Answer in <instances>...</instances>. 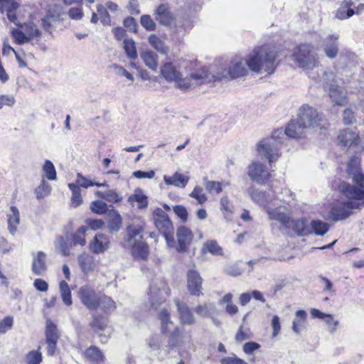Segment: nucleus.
<instances>
[{"mask_svg":"<svg viewBox=\"0 0 364 364\" xmlns=\"http://www.w3.org/2000/svg\"><path fill=\"white\" fill-rule=\"evenodd\" d=\"M50 191V185L46 183L44 179H43L41 184L36 188L35 194L38 199H41L48 196Z\"/></svg>","mask_w":364,"mask_h":364,"instance_id":"nucleus-52","label":"nucleus"},{"mask_svg":"<svg viewBox=\"0 0 364 364\" xmlns=\"http://www.w3.org/2000/svg\"><path fill=\"white\" fill-rule=\"evenodd\" d=\"M108 320L103 316L95 314L92 317V321L90 323V327L92 330L98 334L100 338L102 343H107L110 333L105 332L107 327Z\"/></svg>","mask_w":364,"mask_h":364,"instance_id":"nucleus-13","label":"nucleus"},{"mask_svg":"<svg viewBox=\"0 0 364 364\" xmlns=\"http://www.w3.org/2000/svg\"><path fill=\"white\" fill-rule=\"evenodd\" d=\"M169 293L170 289L167 286L166 282L163 278H156L152 281L149 287V301L150 306L157 309L165 301L166 296Z\"/></svg>","mask_w":364,"mask_h":364,"instance_id":"nucleus-9","label":"nucleus"},{"mask_svg":"<svg viewBox=\"0 0 364 364\" xmlns=\"http://www.w3.org/2000/svg\"><path fill=\"white\" fill-rule=\"evenodd\" d=\"M68 187L72 191L71 202L73 207H77L82 203L80 187L75 183H69Z\"/></svg>","mask_w":364,"mask_h":364,"instance_id":"nucleus-47","label":"nucleus"},{"mask_svg":"<svg viewBox=\"0 0 364 364\" xmlns=\"http://www.w3.org/2000/svg\"><path fill=\"white\" fill-rule=\"evenodd\" d=\"M88 228L86 226H81L77 231L73 235V245L84 246L86 244L85 240V232Z\"/></svg>","mask_w":364,"mask_h":364,"instance_id":"nucleus-46","label":"nucleus"},{"mask_svg":"<svg viewBox=\"0 0 364 364\" xmlns=\"http://www.w3.org/2000/svg\"><path fill=\"white\" fill-rule=\"evenodd\" d=\"M7 223L9 232L14 235L20 223V213L16 207L10 208V212L7 214Z\"/></svg>","mask_w":364,"mask_h":364,"instance_id":"nucleus-27","label":"nucleus"},{"mask_svg":"<svg viewBox=\"0 0 364 364\" xmlns=\"http://www.w3.org/2000/svg\"><path fill=\"white\" fill-rule=\"evenodd\" d=\"M189 196L190 197L195 198L200 205H203L208 200V197L203 193V188L199 186H196Z\"/></svg>","mask_w":364,"mask_h":364,"instance_id":"nucleus-53","label":"nucleus"},{"mask_svg":"<svg viewBox=\"0 0 364 364\" xmlns=\"http://www.w3.org/2000/svg\"><path fill=\"white\" fill-rule=\"evenodd\" d=\"M311 234L322 236L329 230V225L320 220H313L310 223Z\"/></svg>","mask_w":364,"mask_h":364,"instance_id":"nucleus-36","label":"nucleus"},{"mask_svg":"<svg viewBox=\"0 0 364 364\" xmlns=\"http://www.w3.org/2000/svg\"><path fill=\"white\" fill-rule=\"evenodd\" d=\"M19 4L13 0H0V13L6 12L8 19L17 24L16 10Z\"/></svg>","mask_w":364,"mask_h":364,"instance_id":"nucleus-21","label":"nucleus"},{"mask_svg":"<svg viewBox=\"0 0 364 364\" xmlns=\"http://www.w3.org/2000/svg\"><path fill=\"white\" fill-rule=\"evenodd\" d=\"M286 136L283 129H278L272 132L271 138L264 139L257 144L259 154L267 159L271 164L279 157V144L282 143V139Z\"/></svg>","mask_w":364,"mask_h":364,"instance_id":"nucleus-5","label":"nucleus"},{"mask_svg":"<svg viewBox=\"0 0 364 364\" xmlns=\"http://www.w3.org/2000/svg\"><path fill=\"white\" fill-rule=\"evenodd\" d=\"M59 289L63 303L67 306H70L73 304V301L71 291L68 284L65 281H60Z\"/></svg>","mask_w":364,"mask_h":364,"instance_id":"nucleus-43","label":"nucleus"},{"mask_svg":"<svg viewBox=\"0 0 364 364\" xmlns=\"http://www.w3.org/2000/svg\"><path fill=\"white\" fill-rule=\"evenodd\" d=\"M144 230L139 225H132L127 228V245L132 255L137 259H146L149 255V246L144 239Z\"/></svg>","mask_w":364,"mask_h":364,"instance_id":"nucleus-4","label":"nucleus"},{"mask_svg":"<svg viewBox=\"0 0 364 364\" xmlns=\"http://www.w3.org/2000/svg\"><path fill=\"white\" fill-rule=\"evenodd\" d=\"M247 191L252 200L263 206L264 209H266V207H268L272 201V198L269 195L255 189L253 187L250 188Z\"/></svg>","mask_w":364,"mask_h":364,"instance_id":"nucleus-26","label":"nucleus"},{"mask_svg":"<svg viewBox=\"0 0 364 364\" xmlns=\"http://www.w3.org/2000/svg\"><path fill=\"white\" fill-rule=\"evenodd\" d=\"M158 317L161 321V329L163 334L168 333L171 329H173L168 341V347L170 349H179L183 343V336L178 327H174L168 311L163 309L159 312Z\"/></svg>","mask_w":364,"mask_h":364,"instance_id":"nucleus-6","label":"nucleus"},{"mask_svg":"<svg viewBox=\"0 0 364 364\" xmlns=\"http://www.w3.org/2000/svg\"><path fill=\"white\" fill-rule=\"evenodd\" d=\"M85 358L91 363L100 364L105 362L103 353L95 346H91L84 353Z\"/></svg>","mask_w":364,"mask_h":364,"instance_id":"nucleus-30","label":"nucleus"},{"mask_svg":"<svg viewBox=\"0 0 364 364\" xmlns=\"http://www.w3.org/2000/svg\"><path fill=\"white\" fill-rule=\"evenodd\" d=\"M203 279L195 269H189L187 272L188 289L193 296H200L202 293Z\"/></svg>","mask_w":364,"mask_h":364,"instance_id":"nucleus-18","label":"nucleus"},{"mask_svg":"<svg viewBox=\"0 0 364 364\" xmlns=\"http://www.w3.org/2000/svg\"><path fill=\"white\" fill-rule=\"evenodd\" d=\"M355 14V11L353 9H348V10L345 8L341 7L336 11L335 17L340 20L348 18Z\"/></svg>","mask_w":364,"mask_h":364,"instance_id":"nucleus-60","label":"nucleus"},{"mask_svg":"<svg viewBox=\"0 0 364 364\" xmlns=\"http://www.w3.org/2000/svg\"><path fill=\"white\" fill-rule=\"evenodd\" d=\"M32 272L37 276H43L47 271L46 254L43 251L32 253Z\"/></svg>","mask_w":364,"mask_h":364,"instance_id":"nucleus-20","label":"nucleus"},{"mask_svg":"<svg viewBox=\"0 0 364 364\" xmlns=\"http://www.w3.org/2000/svg\"><path fill=\"white\" fill-rule=\"evenodd\" d=\"M347 173L355 185L346 182L340 183L339 191L346 198V201H336L331 205L329 219L343 220L348 218L353 209L364 206V174L361 173L358 158H352L347 165Z\"/></svg>","mask_w":364,"mask_h":364,"instance_id":"nucleus-1","label":"nucleus"},{"mask_svg":"<svg viewBox=\"0 0 364 364\" xmlns=\"http://www.w3.org/2000/svg\"><path fill=\"white\" fill-rule=\"evenodd\" d=\"M43 171L48 180L53 181L56 179L55 168L50 160H46L43 166Z\"/></svg>","mask_w":364,"mask_h":364,"instance_id":"nucleus-51","label":"nucleus"},{"mask_svg":"<svg viewBox=\"0 0 364 364\" xmlns=\"http://www.w3.org/2000/svg\"><path fill=\"white\" fill-rule=\"evenodd\" d=\"M300 126L304 129L310 127L323 128L326 125V119L314 108L304 105L299 110L298 118Z\"/></svg>","mask_w":364,"mask_h":364,"instance_id":"nucleus-10","label":"nucleus"},{"mask_svg":"<svg viewBox=\"0 0 364 364\" xmlns=\"http://www.w3.org/2000/svg\"><path fill=\"white\" fill-rule=\"evenodd\" d=\"M102 198L108 202L118 203L121 201L122 198L115 191L108 190L104 192V194L102 195Z\"/></svg>","mask_w":364,"mask_h":364,"instance_id":"nucleus-59","label":"nucleus"},{"mask_svg":"<svg viewBox=\"0 0 364 364\" xmlns=\"http://www.w3.org/2000/svg\"><path fill=\"white\" fill-rule=\"evenodd\" d=\"M141 26L149 31H154L156 28V24L149 15H142L140 18Z\"/></svg>","mask_w":364,"mask_h":364,"instance_id":"nucleus-55","label":"nucleus"},{"mask_svg":"<svg viewBox=\"0 0 364 364\" xmlns=\"http://www.w3.org/2000/svg\"><path fill=\"white\" fill-rule=\"evenodd\" d=\"M123 44L127 57L131 60H136L137 58V53L135 42L132 38H124Z\"/></svg>","mask_w":364,"mask_h":364,"instance_id":"nucleus-45","label":"nucleus"},{"mask_svg":"<svg viewBox=\"0 0 364 364\" xmlns=\"http://www.w3.org/2000/svg\"><path fill=\"white\" fill-rule=\"evenodd\" d=\"M339 35L333 33L328 35L322 41L323 50L326 57L330 59L335 58L338 53Z\"/></svg>","mask_w":364,"mask_h":364,"instance_id":"nucleus-17","label":"nucleus"},{"mask_svg":"<svg viewBox=\"0 0 364 364\" xmlns=\"http://www.w3.org/2000/svg\"><path fill=\"white\" fill-rule=\"evenodd\" d=\"M201 252L203 253L209 252L215 256H220L223 254V249L217 241L212 240H208L203 244Z\"/></svg>","mask_w":364,"mask_h":364,"instance_id":"nucleus-40","label":"nucleus"},{"mask_svg":"<svg viewBox=\"0 0 364 364\" xmlns=\"http://www.w3.org/2000/svg\"><path fill=\"white\" fill-rule=\"evenodd\" d=\"M307 318V314L304 310H298L296 311L295 318L292 322V330L296 334L305 328Z\"/></svg>","mask_w":364,"mask_h":364,"instance_id":"nucleus-32","label":"nucleus"},{"mask_svg":"<svg viewBox=\"0 0 364 364\" xmlns=\"http://www.w3.org/2000/svg\"><path fill=\"white\" fill-rule=\"evenodd\" d=\"M99 307H100L102 311L105 314L111 313L117 308L114 301L105 294L100 295Z\"/></svg>","mask_w":364,"mask_h":364,"instance_id":"nucleus-39","label":"nucleus"},{"mask_svg":"<svg viewBox=\"0 0 364 364\" xmlns=\"http://www.w3.org/2000/svg\"><path fill=\"white\" fill-rule=\"evenodd\" d=\"M97 11L98 13V15L100 16V18L101 19V22L104 25H109L110 24L111 19L110 16L107 11V9L102 6V5H98L97 7Z\"/></svg>","mask_w":364,"mask_h":364,"instance_id":"nucleus-62","label":"nucleus"},{"mask_svg":"<svg viewBox=\"0 0 364 364\" xmlns=\"http://www.w3.org/2000/svg\"><path fill=\"white\" fill-rule=\"evenodd\" d=\"M164 180L168 186L172 185L176 187L185 188L189 181V177L176 172L172 176L165 175Z\"/></svg>","mask_w":364,"mask_h":364,"instance_id":"nucleus-29","label":"nucleus"},{"mask_svg":"<svg viewBox=\"0 0 364 364\" xmlns=\"http://www.w3.org/2000/svg\"><path fill=\"white\" fill-rule=\"evenodd\" d=\"M155 19L161 25L168 26L174 20V16L169 6L166 4H160L155 10Z\"/></svg>","mask_w":364,"mask_h":364,"instance_id":"nucleus-19","label":"nucleus"},{"mask_svg":"<svg viewBox=\"0 0 364 364\" xmlns=\"http://www.w3.org/2000/svg\"><path fill=\"white\" fill-rule=\"evenodd\" d=\"M155 226L165 237L169 247L174 245V228L168 215L161 208H156L153 213Z\"/></svg>","mask_w":364,"mask_h":364,"instance_id":"nucleus-8","label":"nucleus"},{"mask_svg":"<svg viewBox=\"0 0 364 364\" xmlns=\"http://www.w3.org/2000/svg\"><path fill=\"white\" fill-rule=\"evenodd\" d=\"M265 211L269 220H277L283 226L288 227L291 220V213L285 206L272 208L269 205Z\"/></svg>","mask_w":364,"mask_h":364,"instance_id":"nucleus-12","label":"nucleus"},{"mask_svg":"<svg viewBox=\"0 0 364 364\" xmlns=\"http://www.w3.org/2000/svg\"><path fill=\"white\" fill-rule=\"evenodd\" d=\"M90 209L93 213L102 215L107 211V205L102 200H95L92 203Z\"/></svg>","mask_w":364,"mask_h":364,"instance_id":"nucleus-57","label":"nucleus"},{"mask_svg":"<svg viewBox=\"0 0 364 364\" xmlns=\"http://www.w3.org/2000/svg\"><path fill=\"white\" fill-rule=\"evenodd\" d=\"M221 364H249L242 359L237 358L235 355L223 358L220 360Z\"/></svg>","mask_w":364,"mask_h":364,"instance_id":"nucleus-64","label":"nucleus"},{"mask_svg":"<svg viewBox=\"0 0 364 364\" xmlns=\"http://www.w3.org/2000/svg\"><path fill=\"white\" fill-rule=\"evenodd\" d=\"M161 75L168 82H175L181 90L187 91L210 80L207 68L192 71L183 76L172 63H166L161 67Z\"/></svg>","mask_w":364,"mask_h":364,"instance_id":"nucleus-3","label":"nucleus"},{"mask_svg":"<svg viewBox=\"0 0 364 364\" xmlns=\"http://www.w3.org/2000/svg\"><path fill=\"white\" fill-rule=\"evenodd\" d=\"M247 174L252 181L259 183H265L270 177V173L265 166L258 161L252 162L249 166Z\"/></svg>","mask_w":364,"mask_h":364,"instance_id":"nucleus-14","label":"nucleus"},{"mask_svg":"<svg viewBox=\"0 0 364 364\" xmlns=\"http://www.w3.org/2000/svg\"><path fill=\"white\" fill-rule=\"evenodd\" d=\"M177 308L180 323L184 326H191L196 323V318L186 303L180 301L178 299H174Z\"/></svg>","mask_w":364,"mask_h":364,"instance_id":"nucleus-16","label":"nucleus"},{"mask_svg":"<svg viewBox=\"0 0 364 364\" xmlns=\"http://www.w3.org/2000/svg\"><path fill=\"white\" fill-rule=\"evenodd\" d=\"M46 343H56L59 338L57 327L50 321H48L46 329Z\"/></svg>","mask_w":364,"mask_h":364,"instance_id":"nucleus-44","label":"nucleus"},{"mask_svg":"<svg viewBox=\"0 0 364 364\" xmlns=\"http://www.w3.org/2000/svg\"><path fill=\"white\" fill-rule=\"evenodd\" d=\"M80 299L89 310H95L99 307L100 295L97 294L95 289L90 286L85 285L79 290Z\"/></svg>","mask_w":364,"mask_h":364,"instance_id":"nucleus-11","label":"nucleus"},{"mask_svg":"<svg viewBox=\"0 0 364 364\" xmlns=\"http://www.w3.org/2000/svg\"><path fill=\"white\" fill-rule=\"evenodd\" d=\"M251 337L252 334L250 329L241 326L235 335V341L240 343L243 341L250 339Z\"/></svg>","mask_w":364,"mask_h":364,"instance_id":"nucleus-58","label":"nucleus"},{"mask_svg":"<svg viewBox=\"0 0 364 364\" xmlns=\"http://www.w3.org/2000/svg\"><path fill=\"white\" fill-rule=\"evenodd\" d=\"M277 52L269 46L264 45L255 48L244 60L239 57L232 60L228 73L232 79L245 75L247 73L246 65L251 71L257 73L272 74L277 65Z\"/></svg>","mask_w":364,"mask_h":364,"instance_id":"nucleus-2","label":"nucleus"},{"mask_svg":"<svg viewBox=\"0 0 364 364\" xmlns=\"http://www.w3.org/2000/svg\"><path fill=\"white\" fill-rule=\"evenodd\" d=\"M128 201L130 203L134 201L137 202L139 208H145L148 205L147 197L143 193L141 189L136 190L135 193L129 197Z\"/></svg>","mask_w":364,"mask_h":364,"instance_id":"nucleus-42","label":"nucleus"},{"mask_svg":"<svg viewBox=\"0 0 364 364\" xmlns=\"http://www.w3.org/2000/svg\"><path fill=\"white\" fill-rule=\"evenodd\" d=\"M149 43L158 52L163 55H167L169 49L165 45L164 42L158 36L154 34L150 35L149 37Z\"/></svg>","mask_w":364,"mask_h":364,"instance_id":"nucleus-41","label":"nucleus"},{"mask_svg":"<svg viewBox=\"0 0 364 364\" xmlns=\"http://www.w3.org/2000/svg\"><path fill=\"white\" fill-rule=\"evenodd\" d=\"M339 143L344 146H350L355 144L358 139V135L349 129L341 131L338 136Z\"/></svg>","mask_w":364,"mask_h":364,"instance_id":"nucleus-31","label":"nucleus"},{"mask_svg":"<svg viewBox=\"0 0 364 364\" xmlns=\"http://www.w3.org/2000/svg\"><path fill=\"white\" fill-rule=\"evenodd\" d=\"M293 230L299 236L311 234L310 226L305 218H300L294 221Z\"/></svg>","mask_w":364,"mask_h":364,"instance_id":"nucleus-38","label":"nucleus"},{"mask_svg":"<svg viewBox=\"0 0 364 364\" xmlns=\"http://www.w3.org/2000/svg\"><path fill=\"white\" fill-rule=\"evenodd\" d=\"M204 186L205 190L210 193H212L215 192L217 194H219L223 191V183L219 181H209L204 179Z\"/></svg>","mask_w":364,"mask_h":364,"instance_id":"nucleus-50","label":"nucleus"},{"mask_svg":"<svg viewBox=\"0 0 364 364\" xmlns=\"http://www.w3.org/2000/svg\"><path fill=\"white\" fill-rule=\"evenodd\" d=\"M194 311L202 318L212 317L216 311L215 305L212 303H204L203 304L198 305Z\"/></svg>","mask_w":364,"mask_h":364,"instance_id":"nucleus-34","label":"nucleus"},{"mask_svg":"<svg viewBox=\"0 0 364 364\" xmlns=\"http://www.w3.org/2000/svg\"><path fill=\"white\" fill-rule=\"evenodd\" d=\"M220 210L223 213L224 219L230 222L233 219L235 207L228 196H223L220 200Z\"/></svg>","mask_w":364,"mask_h":364,"instance_id":"nucleus-25","label":"nucleus"},{"mask_svg":"<svg viewBox=\"0 0 364 364\" xmlns=\"http://www.w3.org/2000/svg\"><path fill=\"white\" fill-rule=\"evenodd\" d=\"M109 240L107 236L97 233L90 244V249L95 254L104 252L109 248Z\"/></svg>","mask_w":364,"mask_h":364,"instance_id":"nucleus-22","label":"nucleus"},{"mask_svg":"<svg viewBox=\"0 0 364 364\" xmlns=\"http://www.w3.org/2000/svg\"><path fill=\"white\" fill-rule=\"evenodd\" d=\"M26 361L28 364H40L42 361L41 353L38 350H32L26 355Z\"/></svg>","mask_w":364,"mask_h":364,"instance_id":"nucleus-61","label":"nucleus"},{"mask_svg":"<svg viewBox=\"0 0 364 364\" xmlns=\"http://www.w3.org/2000/svg\"><path fill=\"white\" fill-rule=\"evenodd\" d=\"M292 59L299 67L306 70H318L317 55L314 52L312 47L309 44L300 45L294 52Z\"/></svg>","mask_w":364,"mask_h":364,"instance_id":"nucleus-7","label":"nucleus"},{"mask_svg":"<svg viewBox=\"0 0 364 364\" xmlns=\"http://www.w3.org/2000/svg\"><path fill=\"white\" fill-rule=\"evenodd\" d=\"M304 127L300 126L299 121H291L285 129V134L291 138H299L303 134Z\"/></svg>","mask_w":364,"mask_h":364,"instance_id":"nucleus-37","label":"nucleus"},{"mask_svg":"<svg viewBox=\"0 0 364 364\" xmlns=\"http://www.w3.org/2000/svg\"><path fill=\"white\" fill-rule=\"evenodd\" d=\"M14 325V318L11 316H6L0 321V333H6Z\"/></svg>","mask_w":364,"mask_h":364,"instance_id":"nucleus-63","label":"nucleus"},{"mask_svg":"<svg viewBox=\"0 0 364 364\" xmlns=\"http://www.w3.org/2000/svg\"><path fill=\"white\" fill-rule=\"evenodd\" d=\"M346 90L340 86L332 85L329 89V96L333 102L340 106L347 104Z\"/></svg>","mask_w":364,"mask_h":364,"instance_id":"nucleus-23","label":"nucleus"},{"mask_svg":"<svg viewBox=\"0 0 364 364\" xmlns=\"http://www.w3.org/2000/svg\"><path fill=\"white\" fill-rule=\"evenodd\" d=\"M55 246L60 253L64 256H68L70 255V250L68 247L65 240L62 237L59 236L56 238L55 242Z\"/></svg>","mask_w":364,"mask_h":364,"instance_id":"nucleus-56","label":"nucleus"},{"mask_svg":"<svg viewBox=\"0 0 364 364\" xmlns=\"http://www.w3.org/2000/svg\"><path fill=\"white\" fill-rule=\"evenodd\" d=\"M176 237L178 241L176 250L178 252H186L193 237L192 231L187 227L181 225L177 229Z\"/></svg>","mask_w":364,"mask_h":364,"instance_id":"nucleus-15","label":"nucleus"},{"mask_svg":"<svg viewBox=\"0 0 364 364\" xmlns=\"http://www.w3.org/2000/svg\"><path fill=\"white\" fill-rule=\"evenodd\" d=\"M77 261L82 271L85 274L95 270L97 265L95 257L86 253L79 255Z\"/></svg>","mask_w":364,"mask_h":364,"instance_id":"nucleus-24","label":"nucleus"},{"mask_svg":"<svg viewBox=\"0 0 364 364\" xmlns=\"http://www.w3.org/2000/svg\"><path fill=\"white\" fill-rule=\"evenodd\" d=\"M75 184L77 185L79 187H82L85 188H87L88 187L94 186H96L97 187H102V186H106L105 183H101L93 182L90 179L87 178L85 176H83L80 173H78L77 174V179H76Z\"/></svg>","mask_w":364,"mask_h":364,"instance_id":"nucleus-49","label":"nucleus"},{"mask_svg":"<svg viewBox=\"0 0 364 364\" xmlns=\"http://www.w3.org/2000/svg\"><path fill=\"white\" fill-rule=\"evenodd\" d=\"M233 295L231 293L225 294L218 301L219 305L225 304V311L230 316H233L238 312V307L232 303Z\"/></svg>","mask_w":364,"mask_h":364,"instance_id":"nucleus-35","label":"nucleus"},{"mask_svg":"<svg viewBox=\"0 0 364 364\" xmlns=\"http://www.w3.org/2000/svg\"><path fill=\"white\" fill-rule=\"evenodd\" d=\"M11 36L15 40V42L19 45L28 43L30 41V38L26 36L25 33L18 28H14L11 31Z\"/></svg>","mask_w":364,"mask_h":364,"instance_id":"nucleus-54","label":"nucleus"},{"mask_svg":"<svg viewBox=\"0 0 364 364\" xmlns=\"http://www.w3.org/2000/svg\"><path fill=\"white\" fill-rule=\"evenodd\" d=\"M140 58L144 63L150 70L156 72L158 70V56L156 53L151 50H143L140 53Z\"/></svg>","mask_w":364,"mask_h":364,"instance_id":"nucleus-28","label":"nucleus"},{"mask_svg":"<svg viewBox=\"0 0 364 364\" xmlns=\"http://www.w3.org/2000/svg\"><path fill=\"white\" fill-rule=\"evenodd\" d=\"M109 219L108 220L109 230L111 232H118L120 230L121 225H122V218H121L119 213L117 210L112 209L109 212Z\"/></svg>","mask_w":364,"mask_h":364,"instance_id":"nucleus-33","label":"nucleus"},{"mask_svg":"<svg viewBox=\"0 0 364 364\" xmlns=\"http://www.w3.org/2000/svg\"><path fill=\"white\" fill-rule=\"evenodd\" d=\"M22 27L26 36L30 38V41L33 38H40L42 36V32L33 23H25Z\"/></svg>","mask_w":364,"mask_h":364,"instance_id":"nucleus-48","label":"nucleus"}]
</instances>
